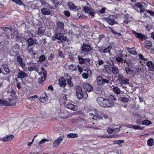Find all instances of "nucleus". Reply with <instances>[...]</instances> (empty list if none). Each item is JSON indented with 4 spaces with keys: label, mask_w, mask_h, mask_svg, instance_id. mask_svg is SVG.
I'll return each instance as SVG.
<instances>
[{
    "label": "nucleus",
    "mask_w": 154,
    "mask_h": 154,
    "mask_svg": "<svg viewBox=\"0 0 154 154\" xmlns=\"http://www.w3.org/2000/svg\"><path fill=\"white\" fill-rule=\"evenodd\" d=\"M97 101L99 105L103 107H109L114 105L112 101L102 97H98L97 99Z\"/></svg>",
    "instance_id": "1"
},
{
    "label": "nucleus",
    "mask_w": 154,
    "mask_h": 154,
    "mask_svg": "<svg viewBox=\"0 0 154 154\" xmlns=\"http://www.w3.org/2000/svg\"><path fill=\"white\" fill-rule=\"evenodd\" d=\"M75 89L76 95L78 99L80 100L83 97L85 99L87 98L88 95L87 93L85 91H82L81 87L79 86H76Z\"/></svg>",
    "instance_id": "2"
},
{
    "label": "nucleus",
    "mask_w": 154,
    "mask_h": 154,
    "mask_svg": "<svg viewBox=\"0 0 154 154\" xmlns=\"http://www.w3.org/2000/svg\"><path fill=\"white\" fill-rule=\"evenodd\" d=\"M92 50V48L90 45L85 43H83L81 47L82 53L85 55H88L89 52Z\"/></svg>",
    "instance_id": "3"
},
{
    "label": "nucleus",
    "mask_w": 154,
    "mask_h": 154,
    "mask_svg": "<svg viewBox=\"0 0 154 154\" xmlns=\"http://www.w3.org/2000/svg\"><path fill=\"white\" fill-rule=\"evenodd\" d=\"M41 69L42 71L43 76L38 79V82L39 84L44 85L45 84L44 81L45 80V78L46 77L47 72L43 67H41Z\"/></svg>",
    "instance_id": "4"
},
{
    "label": "nucleus",
    "mask_w": 154,
    "mask_h": 154,
    "mask_svg": "<svg viewBox=\"0 0 154 154\" xmlns=\"http://www.w3.org/2000/svg\"><path fill=\"white\" fill-rule=\"evenodd\" d=\"M132 32L136 38L139 39L141 41L145 40L147 38V37L145 35L140 33L137 32L134 30H132Z\"/></svg>",
    "instance_id": "5"
},
{
    "label": "nucleus",
    "mask_w": 154,
    "mask_h": 154,
    "mask_svg": "<svg viewBox=\"0 0 154 154\" xmlns=\"http://www.w3.org/2000/svg\"><path fill=\"white\" fill-rule=\"evenodd\" d=\"M97 82L99 85H101L105 83H108L109 81L107 79H103L101 76H98L97 79Z\"/></svg>",
    "instance_id": "6"
},
{
    "label": "nucleus",
    "mask_w": 154,
    "mask_h": 154,
    "mask_svg": "<svg viewBox=\"0 0 154 154\" xmlns=\"http://www.w3.org/2000/svg\"><path fill=\"white\" fill-rule=\"evenodd\" d=\"M62 35L61 33L60 32H56L54 37H52V39L53 41H55L56 39H57L59 40L57 42L59 43H62Z\"/></svg>",
    "instance_id": "7"
},
{
    "label": "nucleus",
    "mask_w": 154,
    "mask_h": 154,
    "mask_svg": "<svg viewBox=\"0 0 154 154\" xmlns=\"http://www.w3.org/2000/svg\"><path fill=\"white\" fill-rule=\"evenodd\" d=\"M62 140L63 137L62 136L60 137L58 139L54 141L53 143V146L55 148L57 147Z\"/></svg>",
    "instance_id": "8"
},
{
    "label": "nucleus",
    "mask_w": 154,
    "mask_h": 154,
    "mask_svg": "<svg viewBox=\"0 0 154 154\" xmlns=\"http://www.w3.org/2000/svg\"><path fill=\"white\" fill-rule=\"evenodd\" d=\"M59 84L61 87L64 88L66 86V81L63 77H61L59 79Z\"/></svg>",
    "instance_id": "9"
},
{
    "label": "nucleus",
    "mask_w": 154,
    "mask_h": 154,
    "mask_svg": "<svg viewBox=\"0 0 154 154\" xmlns=\"http://www.w3.org/2000/svg\"><path fill=\"white\" fill-rule=\"evenodd\" d=\"M145 48L148 50H150L152 47V43L151 41L149 40L146 41L144 43Z\"/></svg>",
    "instance_id": "10"
},
{
    "label": "nucleus",
    "mask_w": 154,
    "mask_h": 154,
    "mask_svg": "<svg viewBox=\"0 0 154 154\" xmlns=\"http://www.w3.org/2000/svg\"><path fill=\"white\" fill-rule=\"evenodd\" d=\"M146 66L148 67V70L151 71H154V64L151 61H149L147 62Z\"/></svg>",
    "instance_id": "11"
},
{
    "label": "nucleus",
    "mask_w": 154,
    "mask_h": 154,
    "mask_svg": "<svg viewBox=\"0 0 154 154\" xmlns=\"http://www.w3.org/2000/svg\"><path fill=\"white\" fill-rule=\"evenodd\" d=\"M84 71H87V73H83L82 75V76L84 79H87L88 78L89 76H90L91 75V70H87V69H84Z\"/></svg>",
    "instance_id": "12"
},
{
    "label": "nucleus",
    "mask_w": 154,
    "mask_h": 154,
    "mask_svg": "<svg viewBox=\"0 0 154 154\" xmlns=\"http://www.w3.org/2000/svg\"><path fill=\"white\" fill-rule=\"evenodd\" d=\"M28 71L30 72L34 70L38 72L39 71L38 68L34 64L29 66L28 68Z\"/></svg>",
    "instance_id": "13"
},
{
    "label": "nucleus",
    "mask_w": 154,
    "mask_h": 154,
    "mask_svg": "<svg viewBox=\"0 0 154 154\" xmlns=\"http://www.w3.org/2000/svg\"><path fill=\"white\" fill-rule=\"evenodd\" d=\"M15 103L11 104L9 103L7 101L2 100V99H0V106H14Z\"/></svg>",
    "instance_id": "14"
},
{
    "label": "nucleus",
    "mask_w": 154,
    "mask_h": 154,
    "mask_svg": "<svg viewBox=\"0 0 154 154\" xmlns=\"http://www.w3.org/2000/svg\"><path fill=\"white\" fill-rule=\"evenodd\" d=\"M41 12L43 15H50L51 14L50 10L46 8H44L41 9Z\"/></svg>",
    "instance_id": "15"
},
{
    "label": "nucleus",
    "mask_w": 154,
    "mask_h": 154,
    "mask_svg": "<svg viewBox=\"0 0 154 154\" xmlns=\"http://www.w3.org/2000/svg\"><path fill=\"white\" fill-rule=\"evenodd\" d=\"M83 87L85 91H91L93 90V88L90 85L87 83L85 84Z\"/></svg>",
    "instance_id": "16"
},
{
    "label": "nucleus",
    "mask_w": 154,
    "mask_h": 154,
    "mask_svg": "<svg viewBox=\"0 0 154 154\" xmlns=\"http://www.w3.org/2000/svg\"><path fill=\"white\" fill-rule=\"evenodd\" d=\"M68 70L70 72L76 71L77 70L76 65L73 64H71L68 65L67 66Z\"/></svg>",
    "instance_id": "17"
},
{
    "label": "nucleus",
    "mask_w": 154,
    "mask_h": 154,
    "mask_svg": "<svg viewBox=\"0 0 154 154\" xmlns=\"http://www.w3.org/2000/svg\"><path fill=\"white\" fill-rule=\"evenodd\" d=\"M14 136L13 135H7L4 137L2 140L4 141H8L12 140L14 138Z\"/></svg>",
    "instance_id": "18"
},
{
    "label": "nucleus",
    "mask_w": 154,
    "mask_h": 154,
    "mask_svg": "<svg viewBox=\"0 0 154 154\" xmlns=\"http://www.w3.org/2000/svg\"><path fill=\"white\" fill-rule=\"evenodd\" d=\"M68 5L69 8L71 10H73L74 9L78 10L79 9L78 8V7L75 6L74 5V4L71 2H69L67 3Z\"/></svg>",
    "instance_id": "19"
},
{
    "label": "nucleus",
    "mask_w": 154,
    "mask_h": 154,
    "mask_svg": "<svg viewBox=\"0 0 154 154\" xmlns=\"http://www.w3.org/2000/svg\"><path fill=\"white\" fill-rule=\"evenodd\" d=\"M27 42L28 43V45L27 46V49L29 48L30 46L33 45L34 43L33 39L31 38H27Z\"/></svg>",
    "instance_id": "20"
},
{
    "label": "nucleus",
    "mask_w": 154,
    "mask_h": 154,
    "mask_svg": "<svg viewBox=\"0 0 154 154\" xmlns=\"http://www.w3.org/2000/svg\"><path fill=\"white\" fill-rule=\"evenodd\" d=\"M66 107L69 109H71L74 111H75L77 109V106H76L73 105L71 103L66 104Z\"/></svg>",
    "instance_id": "21"
},
{
    "label": "nucleus",
    "mask_w": 154,
    "mask_h": 154,
    "mask_svg": "<svg viewBox=\"0 0 154 154\" xmlns=\"http://www.w3.org/2000/svg\"><path fill=\"white\" fill-rule=\"evenodd\" d=\"M112 72L114 75H116L119 73V70L118 68L113 66L112 67Z\"/></svg>",
    "instance_id": "22"
},
{
    "label": "nucleus",
    "mask_w": 154,
    "mask_h": 154,
    "mask_svg": "<svg viewBox=\"0 0 154 154\" xmlns=\"http://www.w3.org/2000/svg\"><path fill=\"white\" fill-rule=\"evenodd\" d=\"M17 61L19 63V64L23 68L25 66V64L23 63V60L21 57L20 56H18L17 57Z\"/></svg>",
    "instance_id": "23"
},
{
    "label": "nucleus",
    "mask_w": 154,
    "mask_h": 154,
    "mask_svg": "<svg viewBox=\"0 0 154 154\" xmlns=\"http://www.w3.org/2000/svg\"><path fill=\"white\" fill-rule=\"evenodd\" d=\"M57 29L63 30L64 29V24L63 22H58L57 23Z\"/></svg>",
    "instance_id": "24"
},
{
    "label": "nucleus",
    "mask_w": 154,
    "mask_h": 154,
    "mask_svg": "<svg viewBox=\"0 0 154 154\" xmlns=\"http://www.w3.org/2000/svg\"><path fill=\"white\" fill-rule=\"evenodd\" d=\"M106 20L107 23L109 25H113L116 24H118L117 22L114 20H111L108 18H106Z\"/></svg>",
    "instance_id": "25"
},
{
    "label": "nucleus",
    "mask_w": 154,
    "mask_h": 154,
    "mask_svg": "<svg viewBox=\"0 0 154 154\" xmlns=\"http://www.w3.org/2000/svg\"><path fill=\"white\" fill-rule=\"evenodd\" d=\"M125 69L126 73L128 75H131L133 74L134 73L133 71L131 70V69L128 67H125Z\"/></svg>",
    "instance_id": "26"
},
{
    "label": "nucleus",
    "mask_w": 154,
    "mask_h": 154,
    "mask_svg": "<svg viewBox=\"0 0 154 154\" xmlns=\"http://www.w3.org/2000/svg\"><path fill=\"white\" fill-rule=\"evenodd\" d=\"M113 87V91L115 93L118 94H120L121 92V90L118 87L116 86L115 87L114 85Z\"/></svg>",
    "instance_id": "27"
},
{
    "label": "nucleus",
    "mask_w": 154,
    "mask_h": 154,
    "mask_svg": "<svg viewBox=\"0 0 154 154\" xmlns=\"http://www.w3.org/2000/svg\"><path fill=\"white\" fill-rule=\"evenodd\" d=\"M45 32L44 30L42 27L39 28L38 30L37 34L40 36L43 35Z\"/></svg>",
    "instance_id": "28"
},
{
    "label": "nucleus",
    "mask_w": 154,
    "mask_h": 154,
    "mask_svg": "<svg viewBox=\"0 0 154 154\" xmlns=\"http://www.w3.org/2000/svg\"><path fill=\"white\" fill-rule=\"evenodd\" d=\"M127 50L128 52L131 54L136 55L137 54L136 50L134 48H127Z\"/></svg>",
    "instance_id": "29"
},
{
    "label": "nucleus",
    "mask_w": 154,
    "mask_h": 154,
    "mask_svg": "<svg viewBox=\"0 0 154 154\" xmlns=\"http://www.w3.org/2000/svg\"><path fill=\"white\" fill-rule=\"evenodd\" d=\"M40 99L41 100H44L45 101L47 100V95L45 93L42 94L40 97Z\"/></svg>",
    "instance_id": "30"
},
{
    "label": "nucleus",
    "mask_w": 154,
    "mask_h": 154,
    "mask_svg": "<svg viewBox=\"0 0 154 154\" xmlns=\"http://www.w3.org/2000/svg\"><path fill=\"white\" fill-rule=\"evenodd\" d=\"M112 48V47L111 45H109L107 46L106 48L104 49V53H107L108 52L110 54H111V53L110 52V50Z\"/></svg>",
    "instance_id": "31"
},
{
    "label": "nucleus",
    "mask_w": 154,
    "mask_h": 154,
    "mask_svg": "<svg viewBox=\"0 0 154 154\" xmlns=\"http://www.w3.org/2000/svg\"><path fill=\"white\" fill-rule=\"evenodd\" d=\"M12 28L11 27H5L4 29V31L6 32V33H10L12 31Z\"/></svg>",
    "instance_id": "32"
},
{
    "label": "nucleus",
    "mask_w": 154,
    "mask_h": 154,
    "mask_svg": "<svg viewBox=\"0 0 154 154\" xmlns=\"http://www.w3.org/2000/svg\"><path fill=\"white\" fill-rule=\"evenodd\" d=\"M14 51H17L20 48V45L17 43L15 44L12 48Z\"/></svg>",
    "instance_id": "33"
},
{
    "label": "nucleus",
    "mask_w": 154,
    "mask_h": 154,
    "mask_svg": "<svg viewBox=\"0 0 154 154\" xmlns=\"http://www.w3.org/2000/svg\"><path fill=\"white\" fill-rule=\"evenodd\" d=\"M26 75V74L24 72L21 71L18 73V77L21 79L23 78Z\"/></svg>",
    "instance_id": "34"
},
{
    "label": "nucleus",
    "mask_w": 154,
    "mask_h": 154,
    "mask_svg": "<svg viewBox=\"0 0 154 154\" xmlns=\"http://www.w3.org/2000/svg\"><path fill=\"white\" fill-rule=\"evenodd\" d=\"M28 52L30 54L35 55L36 54V51H34L33 48H31L28 50Z\"/></svg>",
    "instance_id": "35"
},
{
    "label": "nucleus",
    "mask_w": 154,
    "mask_h": 154,
    "mask_svg": "<svg viewBox=\"0 0 154 154\" xmlns=\"http://www.w3.org/2000/svg\"><path fill=\"white\" fill-rule=\"evenodd\" d=\"M67 137L69 138L77 137H78V135L76 134L71 133L68 134L67 135Z\"/></svg>",
    "instance_id": "36"
},
{
    "label": "nucleus",
    "mask_w": 154,
    "mask_h": 154,
    "mask_svg": "<svg viewBox=\"0 0 154 154\" xmlns=\"http://www.w3.org/2000/svg\"><path fill=\"white\" fill-rule=\"evenodd\" d=\"M153 140L152 138L149 139L147 141V144L149 146H152L153 144Z\"/></svg>",
    "instance_id": "37"
},
{
    "label": "nucleus",
    "mask_w": 154,
    "mask_h": 154,
    "mask_svg": "<svg viewBox=\"0 0 154 154\" xmlns=\"http://www.w3.org/2000/svg\"><path fill=\"white\" fill-rule=\"evenodd\" d=\"M123 56L122 54L120 57H118L116 58V61L119 63H123V58L122 57Z\"/></svg>",
    "instance_id": "38"
},
{
    "label": "nucleus",
    "mask_w": 154,
    "mask_h": 154,
    "mask_svg": "<svg viewBox=\"0 0 154 154\" xmlns=\"http://www.w3.org/2000/svg\"><path fill=\"white\" fill-rule=\"evenodd\" d=\"M91 61L90 59L89 58H85L84 63L86 64V66H89L90 65V62Z\"/></svg>",
    "instance_id": "39"
},
{
    "label": "nucleus",
    "mask_w": 154,
    "mask_h": 154,
    "mask_svg": "<svg viewBox=\"0 0 154 154\" xmlns=\"http://www.w3.org/2000/svg\"><path fill=\"white\" fill-rule=\"evenodd\" d=\"M78 59L79 61V63L81 64H83L84 63V62L85 60V58H82L80 56L78 55Z\"/></svg>",
    "instance_id": "40"
},
{
    "label": "nucleus",
    "mask_w": 154,
    "mask_h": 154,
    "mask_svg": "<svg viewBox=\"0 0 154 154\" xmlns=\"http://www.w3.org/2000/svg\"><path fill=\"white\" fill-rule=\"evenodd\" d=\"M124 142V140H116L113 142V144H118L119 145L121 143Z\"/></svg>",
    "instance_id": "41"
},
{
    "label": "nucleus",
    "mask_w": 154,
    "mask_h": 154,
    "mask_svg": "<svg viewBox=\"0 0 154 154\" xmlns=\"http://www.w3.org/2000/svg\"><path fill=\"white\" fill-rule=\"evenodd\" d=\"M129 80L128 79H123L121 82L122 83L124 84H128L129 83Z\"/></svg>",
    "instance_id": "42"
},
{
    "label": "nucleus",
    "mask_w": 154,
    "mask_h": 154,
    "mask_svg": "<svg viewBox=\"0 0 154 154\" xmlns=\"http://www.w3.org/2000/svg\"><path fill=\"white\" fill-rule=\"evenodd\" d=\"M150 124V121L147 120H145L144 121H143L142 123V125H149Z\"/></svg>",
    "instance_id": "43"
},
{
    "label": "nucleus",
    "mask_w": 154,
    "mask_h": 154,
    "mask_svg": "<svg viewBox=\"0 0 154 154\" xmlns=\"http://www.w3.org/2000/svg\"><path fill=\"white\" fill-rule=\"evenodd\" d=\"M117 18V16L116 15H111L109 16L107 18L109 19L114 20L116 19Z\"/></svg>",
    "instance_id": "44"
},
{
    "label": "nucleus",
    "mask_w": 154,
    "mask_h": 154,
    "mask_svg": "<svg viewBox=\"0 0 154 154\" xmlns=\"http://www.w3.org/2000/svg\"><path fill=\"white\" fill-rule=\"evenodd\" d=\"M70 78V79H69L67 80V83L68 85H69L70 87L73 86V83L71 81L72 78L71 77H69Z\"/></svg>",
    "instance_id": "45"
},
{
    "label": "nucleus",
    "mask_w": 154,
    "mask_h": 154,
    "mask_svg": "<svg viewBox=\"0 0 154 154\" xmlns=\"http://www.w3.org/2000/svg\"><path fill=\"white\" fill-rule=\"evenodd\" d=\"M120 100L123 102L127 103L128 100V99L126 97H121Z\"/></svg>",
    "instance_id": "46"
},
{
    "label": "nucleus",
    "mask_w": 154,
    "mask_h": 154,
    "mask_svg": "<svg viewBox=\"0 0 154 154\" xmlns=\"http://www.w3.org/2000/svg\"><path fill=\"white\" fill-rule=\"evenodd\" d=\"M38 97V96L37 95H34L29 98V100H30L31 101L37 99Z\"/></svg>",
    "instance_id": "47"
},
{
    "label": "nucleus",
    "mask_w": 154,
    "mask_h": 154,
    "mask_svg": "<svg viewBox=\"0 0 154 154\" xmlns=\"http://www.w3.org/2000/svg\"><path fill=\"white\" fill-rule=\"evenodd\" d=\"M133 128L134 129L142 130L143 127H140L139 125H134Z\"/></svg>",
    "instance_id": "48"
},
{
    "label": "nucleus",
    "mask_w": 154,
    "mask_h": 154,
    "mask_svg": "<svg viewBox=\"0 0 154 154\" xmlns=\"http://www.w3.org/2000/svg\"><path fill=\"white\" fill-rule=\"evenodd\" d=\"M118 77L119 78V80L121 82L123 79H124V76L122 74H119L118 75Z\"/></svg>",
    "instance_id": "49"
},
{
    "label": "nucleus",
    "mask_w": 154,
    "mask_h": 154,
    "mask_svg": "<svg viewBox=\"0 0 154 154\" xmlns=\"http://www.w3.org/2000/svg\"><path fill=\"white\" fill-rule=\"evenodd\" d=\"M88 13L89 14V15L91 16L92 17L94 16V14H95V12H94L93 10H90Z\"/></svg>",
    "instance_id": "50"
},
{
    "label": "nucleus",
    "mask_w": 154,
    "mask_h": 154,
    "mask_svg": "<svg viewBox=\"0 0 154 154\" xmlns=\"http://www.w3.org/2000/svg\"><path fill=\"white\" fill-rule=\"evenodd\" d=\"M139 57L140 59L144 61H146L147 60L146 59L144 58L142 54H140L139 55Z\"/></svg>",
    "instance_id": "51"
},
{
    "label": "nucleus",
    "mask_w": 154,
    "mask_h": 154,
    "mask_svg": "<svg viewBox=\"0 0 154 154\" xmlns=\"http://www.w3.org/2000/svg\"><path fill=\"white\" fill-rule=\"evenodd\" d=\"M109 97L110 98L113 100L115 101L116 100L115 96L113 94H110Z\"/></svg>",
    "instance_id": "52"
},
{
    "label": "nucleus",
    "mask_w": 154,
    "mask_h": 154,
    "mask_svg": "<svg viewBox=\"0 0 154 154\" xmlns=\"http://www.w3.org/2000/svg\"><path fill=\"white\" fill-rule=\"evenodd\" d=\"M98 63L99 66H100L104 63V61L101 59H100L98 58Z\"/></svg>",
    "instance_id": "53"
},
{
    "label": "nucleus",
    "mask_w": 154,
    "mask_h": 154,
    "mask_svg": "<svg viewBox=\"0 0 154 154\" xmlns=\"http://www.w3.org/2000/svg\"><path fill=\"white\" fill-rule=\"evenodd\" d=\"M45 58L44 55H41L39 57V60L40 62H42L45 60Z\"/></svg>",
    "instance_id": "54"
},
{
    "label": "nucleus",
    "mask_w": 154,
    "mask_h": 154,
    "mask_svg": "<svg viewBox=\"0 0 154 154\" xmlns=\"http://www.w3.org/2000/svg\"><path fill=\"white\" fill-rule=\"evenodd\" d=\"M83 10L85 12L88 13L91 9L88 7H83Z\"/></svg>",
    "instance_id": "55"
},
{
    "label": "nucleus",
    "mask_w": 154,
    "mask_h": 154,
    "mask_svg": "<svg viewBox=\"0 0 154 154\" xmlns=\"http://www.w3.org/2000/svg\"><path fill=\"white\" fill-rule=\"evenodd\" d=\"M146 10L147 12L150 14L151 16H154V12L147 9H146Z\"/></svg>",
    "instance_id": "56"
},
{
    "label": "nucleus",
    "mask_w": 154,
    "mask_h": 154,
    "mask_svg": "<svg viewBox=\"0 0 154 154\" xmlns=\"http://www.w3.org/2000/svg\"><path fill=\"white\" fill-rule=\"evenodd\" d=\"M63 13L67 17H69L70 15V13L69 11H64L63 12Z\"/></svg>",
    "instance_id": "57"
},
{
    "label": "nucleus",
    "mask_w": 154,
    "mask_h": 154,
    "mask_svg": "<svg viewBox=\"0 0 154 154\" xmlns=\"http://www.w3.org/2000/svg\"><path fill=\"white\" fill-rule=\"evenodd\" d=\"M135 5L136 7L140 8L142 6V5L140 3L137 2L135 4Z\"/></svg>",
    "instance_id": "58"
},
{
    "label": "nucleus",
    "mask_w": 154,
    "mask_h": 154,
    "mask_svg": "<svg viewBox=\"0 0 154 154\" xmlns=\"http://www.w3.org/2000/svg\"><path fill=\"white\" fill-rule=\"evenodd\" d=\"M135 5L136 7L140 8L142 6V5L140 3L137 2L135 4Z\"/></svg>",
    "instance_id": "59"
},
{
    "label": "nucleus",
    "mask_w": 154,
    "mask_h": 154,
    "mask_svg": "<svg viewBox=\"0 0 154 154\" xmlns=\"http://www.w3.org/2000/svg\"><path fill=\"white\" fill-rule=\"evenodd\" d=\"M102 119V117H100L98 115H95V116H94V119L97 120Z\"/></svg>",
    "instance_id": "60"
},
{
    "label": "nucleus",
    "mask_w": 154,
    "mask_h": 154,
    "mask_svg": "<svg viewBox=\"0 0 154 154\" xmlns=\"http://www.w3.org/2000/svg\"><path fill=\"white\" fill-rule=\"evenodd\" d=\"M113 133H116L120 131V128H115L114 129Z\"/></svg>",
    "instance_id": "61"
},
{
    "label": "nucleus",
    "mask_w": 154,
    "mask_h": 154,
    "mask_svg": "<svg viewBox=\"0 0 154 154\" xmlns=\"http://www.w3.org/2000/svg\"><path fill=\"white\" fill-rule=\"evenodd\" d=\"M139 9H140V11L141 13H143L145 11H146V9L145 10L143 8V5Z\"/></svg>",
    "instance_id": "62"
},
{
    "label": "nucleus",
    "mask_w": 154,
    "mask_h": 154,
    "mask_svg": "<svg viewBox=\"0 0 154 154\" xmlns=\"http://www.w3.org/2000/svg\"><path fill=\"white\" fill-rule=\"evenodd\" d=\"M130 19L131 18H130L129 19L127 18V19H125L124 21V22L128 24L129 23H130L131 22V20H130Z\"/></svg>",
    "instance_id": "63"
},
{
    "label": "nucleus",
    "mask_w": 154,
    "mask_h": 154,
    "mask_svg": "<svg viewBox=\"0 0 154 154\" xmlns=\"http://www.w3.org/2000/svg\"><path fill=\"white\" fill-rule=\"evenodd\" d=\"M107 131L108 133L109 134H112V133H113V129H112L110 128H108L107 130Z\"/></svg>",
    "instance_id": "64"
}]
</instances>
